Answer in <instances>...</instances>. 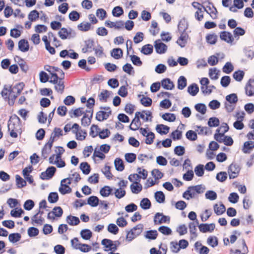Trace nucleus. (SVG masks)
<instances>
[{
	"label": "nucleus",
	"instance_id": "nucleus-1",
	"mask_svg": "<svg viewBox=\"0 0 254 254\" xmlns=\"http://www.w3.org/2000/svg\"><path fill=\"white\" fill-rule=\"evenodd\" d=\"M8 130L10 136L12 138H17L18 134L21 133V124L17 115H13L10 117L8 122Z\"/></svg>",
	"mask_w": 254,
	"mask_h": 254
},
{
	"label": "nucleus",
	"instance_id": "nucleus-2",
	"mask_svg": "<svg viewBox=\"0 0 254 254\" xmlns=\"http://www.w3.org/2000/svg\"><path fill=\"white\" fill-rule=\"evenodd\" d=\"M42 40L44 42L46 49L52 55L55 54L56 50L54 47L51 46V41H52L54 46L57 48L62 45L61 42L51 31L49 32L47 35L43 36Z\"/></svg>",
	"mask_w": 254,
	"mask_h": 254
},
{
	"label": "nucleus",
	"instance_id": "nucleus-3",
	"mask_svg": "<svg viewBox=\"0 0 254 254\" xmlns=\"http://www.w3.org/2000/svg\"><path fill=\"white\" fill-rule=\"evenodd\" d=\"M205 190V187L202 185L189 187L183 193V197L186 199L194 198L199 194H201Z\"/></svg>",
	"mask_w": 254,
	"mask_h": 254
},
{
	"label": "nucleus",
	"instance_id": "nucleus-4",
	"mask_svg": "<svg viewBox=\"0 0 254 254\" xmlns=\"http://www.w3.org/2000/svg\"><path fill=\"white\" fill-rule=\"evenodd\" d=\"M143 229V226L141 224H139L133 227L127 232L126 236L127 240L128 242L131 241L142 233Z\"/></svg>",
	"mask_w": 254,
	"mask_h": 254
},
{
	"label": "nucleus",
	"instance_id": "nucleus-5",
	"mask_svg": "<svg viewBox=\"0 0 254 254\" xmlns=\"http://www.w3.org/2000/svg\"><path fill=\"white\" fill-rule=\"evenodd\" d=\"M101 110L97 112L96 115V119L102 122L107 120L111 115L112 111L109 107H101Z\"/></svg>",
	"mask_w": 254,
	"mask_h": 254
},
{
	"label": "nucleus",
	"instance_id": "nucleus-6",
	"mask_svg": "<svg viewBox=\"0 0 254 254\" xmlns=\"http://www.w3.org/2000/svg\"><path fill=\"white\" fill-rule=\"evenodd\" d=\"M25 86L23 82H19L14 86H11V100H15L16 98L20 94Z\"/></svg>",
	"mask_w": 254,
	"mask_h": 254
},
{
	"label": "nucleus",
	"instance_id": "nucleus-7",
	"mask_svg": "<svg viewBox=\"0 0 254 254\" xmlns=\"http://www.w3.org/2000/svg\"><path fill=\"white\" fill-rule=\"evenodd\" d=\"M71 184V179L65 178L63 179L61 182V185L59 191L62 194L70 193L72 191L71 188L69 186Z\"/></svg>",
	"mask_w": 254,
	"mask_h": 254
},
{
	"label": "nucleus",
	"instance_id": "nucleus-8",
	"mask_svg": "<svg viewBox=\"0 0 254 254\" xmlns=\"http://www.w3.org/2000/svg\"><path fill=\"white\" fill-rule=\"evenodd\" d=\"M49 162L50 164L55 165L57 167L61 168L65 166V162L62 159V156L52 154L49 158Z\"/></svg>",
	"mask_w": 254,
	"mask_h": 254
},
{
	"label": "nucleus",
	"instance_id": "nucleus-9",
	"mask_svg": "<svg viewBox=\"0 0 254 254\" xmlns=\"http://www.w3.org/2000/svg\"><path fill=\"white\" fill-rule=\"evenodd\" d=\"M74 130L73 133L75 135V138L78 140H84L87 136V133L81 129L79 125L77 123H74Z\"/></svg>",
	"mask_w": 254,
	"mask_h": 254
},
{
	"label": "nucleus",
	"instance_id": "nucleus-10",
	"mask_svg": "<svg viewBox=\"0 0 254 254\" xmlns=\"http://www.w3.org/2000/svg\"><path fill=\"white\" fill-rule=\"evenodd\" d=\"M238 249L235 251L231 250L230 254H247L248 248L244 239L239 241L238 243Z\"/></svg>",
	"mask_w": 254,
	"mask_h": 254
},
{
	"label": "nucleus",
	"instance_id": "nucleus-11",
	"mask_svg": "<svg viewBox=\"0 0 254 254\" xmlns=\"http://www.w3.org/2000/svg\"><path fill=\"white\" fill-rule=\"evenodd\" d=\"M214 139L219 143H224L225 145L227 146H231L234 141L232 138L229 136L222 135L219 134H214Z\"/></svg>",
	"mask_w": 254,
	"mask_h": 254
},
{
	"label": "nucleus",
	"instance_id": "nucleus-12",
	"mask_svg": "<svg viewBox=\"0 0 254 254\" xmlns=\"http://www.w3.org/2000/svg\"><path fill=\"white\" fill-rule=\"evenodd\" d=\"M240 171V167L236 164H231L228 168V172L230 179L236 178L238 177Z\"/></svg>",
	"mask_w": 254,
	"mask_h": 254
},
{
	"label": "nucleus",
	"instance_id": "nucleus-13",
	"mask_svg": "<svg viewBox=\"0 0 254 254\" xmlns=\"http://www.w3.org/2000/svg\"><path fill=\"white\" fill-rule=\"evenodd\" d=\"M56 171V168L55 167H49L45 172L41 173L40 178L43 180H49L53 177Z\"/></svg>",
	"mask_w": 254,
	"mask_h": 254
},
{
	"label": "nucleus",
	"instance_id": "nucleus-14",
	"mask_svg": "<svg viewBox=\"0 0 254 254\" xmlns=\"http://www.w3.org/2000/svg\"><path fill=\"white\" fill-rule=\"evenodd\" d=\"M63 214V210L60 206H56L51 212H49L47 215L48 219L54 220L55 217H60Z\"/></svg>",
	"mask_w": 254,
	"mask_h": 254
},
{
	"label": "nucleus",
	"instance_id": "nucleus-15",
	"mask_svg": "<svg viewBox=\"0 0 254 254\" xmlns=\"http://www.w3.org/2000/svg\"><path fill=\"white\" fill-rule=\"evenodd\" d=\"M101 244L104 246L106 251H115L117 249V246L111 240L104 239L102 241Z\"/></svg>",
	"mask_w": 254,
	"mask_h": 254
},
{
	"label": "nucleus",
	"instance_id": "nucleus-16",
	"mask_svg": "<svg viewBox=\"0 0 254 254\" xmlns=\"http://www.w3.org/2000/svg\"><path fill=\"white\" fill-rule=\"evenodd\" d=\"M105 25L108 27L114 28L117 30H121L124 28V22L122 20H118L116 22L107 20L105 22Z\"/></svg>",
	"mask_w": 254,
	"mask_h": 254
},
{
	"label": "nucleus",
	"instance_id": "nucleus-17",
	"mask_svg": "<svg viewBox=\"0 0 254 254\" xmlns=\"http://www.w3.org/2000/svg\"><path fill=\"white\" fill-rule=\"evenodd\" d=\"M53 144V143L48 140L42 149L41 157L44 160L46 159L50 154Z\"/></svg>",
	"mask_w": 254,
	"mask_h": 254
},
{
	"label": "nucleus",
	"instance_id": "nucleus-18",
	"mask_svg": "<svg viewBox=\"0 0 254 254\" xmlns=\"http://www.w3.org/2000/svg\"><path fill=\"white\" fill-rule=\"evenodd\" d=\"M139 112L135 113L134 118L132 120L130 126L129 128L132 130H136L138 129L141 125L140 121V117L139 116Z\"/></svg>",
	"mask_w": 254,
	"mask_h": 254
},
{
	"label": "nucleus",
	"instance_id": "nucleus-19",
	"mask_svg": "<svg viewBox=\"0 0 254 254\" xmlns=\"http://www.w3.org/2000/svg\"><path fill=\"white\" fill-rule=\"evenodd\" d=\"M170 218L164 215L162 213H157L154 217V222L155 225H159L162 223H166L169 221Z\"/></svg>",
	"mask_w": 254,
	"mask_h": 254
},
{
	"label": "nucleus",
	"instance_id": "nucleus-20",
	"mask_svg": "<svg viewBox=\"0 0 254 254\" xmlns=\"http://www.w3.org/2000/svg\"><path fill=\"white\" fill-rule=\"evenodd\" d=\"M245 93L248 96H252L254 95V79H250L249 80L245 87Z\"/></svg>",
	"mask_w": 254,
	"mask_h": 254
},
{
	"label": "nucleus",
	"instance_id": "nucleus-21",
	"mask_svg": "<svg viewBox=\"0 0 254 254\" xmlns=\"http://www.w3.org/2000/svg\"><path fill=\"white\" fill-rule=\"evenodd\" d=\"M86 113L89 114V116L88 114H85L81 119V125L84 127L89 126L91 122V119L92 118L93 110L86 111Z\"/></svg>",
	"mask_w": 254,
	"mask_h": 254
},
{
	"label": "nucleus",
	"instance_id": "nucleus-22",
	"mask_svg": "<svg viewBox=\"0 0 254 254\" xmlns=\"http://www.w3.org/2000/svg\"><path fill=\"white\" fill-rule=\"evenodd\" d=\"M220 38L222 40L230 44H232L234 40V38L232 34L228 31L221 32L220 33Z\"/></svg>",
	"mask_w": 254,
	"mask_h": 254
},
{
	"label": "nucleus",
	"instance_id": "nucleus-23",
	"mask_svg": "<svg viewBox=\"0 0 254 254\" xmlns=\"http://www.w3.org/2000/svg\"><path fill=\"white\" fill-rule=\"evenodd\" d=\"M154 47L157 53L161 54L166 52L167 46L164 43L160 42V40L155 42Z\"/></svg>",
	"mask_w": 254,
	"mask_h": 254
},
{
	"label": "nucleus",
	"instance_id": "nucleus-24",
	"mask_svg": "<svg viewBox=\"0 0 254 254\" xmlns=\"http://www.w3.org/2000/svg\"><path fill=\"white\" fill-rule=\"evenodd\" d=\"M44 218L38 213L35 214L31 218V223L33 225L42 226L44 223Z\"/></svg>",
	"mask_w": 254,
	"mask_h": 254
},
{
	"label": "nucleus",
	"instance_id": "nucleus-25",
	"mask_svg": "<svg viewBox=\"0 0 254 254\" xmlns=\"http://www.w3.org/2000/svg\"><path fill=\"white\" fill-rule=\"evenodd\" d=\"M189 35L188 33L185 31L181 33V35L177 41V43L181 47H185L187 43Z\"/></svg>",
	"mask_w": 254,
	"mask_h": 254
},
{
	"label": "nucleus",
	"instance_id": "nucleus-26",
	"mask_svg": "<svg viewBox=\"0 0 254 254\" xmlns=\"http://www.w3.org/2000/svg\"><path fill=\"white\" fill-rule=\"evenodd\" d=\"M72 30H68L67 28L63 27L61 28L58 32L59 37L63 40L70 38L71 37Z\"/></svg>",
	"mask_w": 254,
	"mask_h": 254
},
{
	"label": "nucleus",
	"instance_id": "nucleus-27",
	"mask_svg": "<svg viewBox=\"0 0 254 254\" xmlns=\"http://www.w3.org/2000/svg\"><path fill=\"white\" fill-rule=\"evenodd\" d=\"M203 8L204 10L210 15L212 19H215L217 18L218 11L216 8L213 4L207 6L206 8L204 7Z\"/></svg>",
	"mask_w": 254,
	"mask_h": 254
},
{
	"label": "nucleus",
	"instance_id": "nucleus-28",
	"mask_svg": "<svg viewBox=\"0 0 254 254\" xmlns=\"http://www.w3.org/2000/svg\"><path fill=\"white\" fill-rule=\"evenodd\" d=\"M44 68L45 70L48 71L51 75H52V74H54L56 72H59L61 73L63 76L64 75V72L63 71L58 67L51 66L50 65L47 64L44 65Z\"/></svg>",
	"mask_w": 254,
	"mask_h": 254
},
{
	"label": "nucleus",
	"instance_id": "nucleus-29",
	"mask_svg": "<svg viewBox=\"0 0 254 254\" xmlns=\"http://www.w3.org/2000/svg\"><path fill=\"white\" fill-rule=\"evenodd\" d=\"M198 228L200 232L206 233L207 232H212L215 229V225L211 224H201L198 226Z\"/></svg>",
	"mask_w": 254,
	"mask_h": 254
},
{
	"label": "nucleus",
	"instance_id": "nucleus-30",
	"mask_svg": "<svg viewBox=\"0 0 254 254\" xmlns=\"http://www.w3.org/2000/svg\"><path fill=\"white\" fill-rule=\"evenodd\" d=\"M139 116L144 122L151 121L153 118L152 113L148 110H143L139 112Z\"/></svg>",
	"mask_w": 254,
	"mask_h": 254
},
{
	"label": "nucleus",
	"instance_id": "nucleus-31",
	"mask_svg": "<svg viewBox=\"0 0 254 254\" xmlns=\"http://www.w3.org/2000/svg\"><path fill=\"white\" fill-rule=\"evenodd\" d=\"M54 84L55 90L59 93H63L64 90V83L63 78L60 79V80L57 81V83H53Z\"/></svg>",
	"mask_w": 254,
	"mask_h": 254
},
{
	"label": "nucleus",
	"instance_id": "nucleus-32",
	"mask_svg": "<svg viewBox=\"0 0 254 254\" xmlns=\"http://www.w3.org/2000/svg\"><path fill=\"white\" fill-rule=\"evenodd\" d=\"M162 87L166 90H172L174 87V84L169 78H165L161 80Z\"/></svg>",
	"mask_w": 254,
	"mask_h": 254
},
{
	"label": "nucleus",
	"instance_id": "nucleus-33",
	"mask_svg": "<svg viewBox=\"0 0 254 254\" xmlns=\"http://www.w3.org/2000/svg\"><path fill=\"white\" fill-rule=\"evenodd\" d=\"M18 49L22 52H26L29 50V45L26 39H21L18 42Z\"/></svg>",
	"mask_w": 254,
	"mask_h": 254
},
{
	"label": "nucleus",
	"instance_id": "nucleus-34",
	"mask_svg": "<svg viewBox=\"0 0 254 254\" xmlns=\"http://www.w3.org/2000/svg\"><path fill=\"white\" fill-rule=\"evenodd\" d=\"M199 223L198 220H196L195 221L190 223L189 227L190 232L192 237H196V227L198 226Z\"/></svg>",
	"mask_w": 254,
	"mask_h": 254
},
{
	"label": "nucleus",
	"instance_id": "nucleus-35",
	"mask_svg": "<svg viewBox=\"0 0 254 254\" xmlns=\"http://www.w3.org/2000/svg\"><path fill=\"white\" fill-rule=\"evenodd\" d=\"M63 135V130L59 127H55L54 129L53 132L51 134L49 141L54 143L56 138H58Z\"/></svg>",
	"mask_w": 254,
	"mask_h": 254
},
{
	"label": "nucleus",
	"instance_id": "nucleus-36",
	"mask_svg": "<svg viewBox=\"0 0 254 254\" xmlns=\"http://www.w3.org/2000/svg\"><path fill=\"white\" fill-rule=\"evenodd\" d=\"M77 28L82 32H86L92 28L91 23L88 22H82L77 25Z\"/></svg>",
	"mask_w": 254,
	"mask_h": 254
},
{
	"label": "nucleus",
	"instance_id": "nucleus-37",
	"mask_svg": "<svg viewBox=\"0 0 254 254\" xmlns=\"http://www.w3.org/2000/svg\"><path fill=\"white\" fill-rule=\"evenodd\" d=\"M111 55L115 59L119 60L122 58L123 51L120 48H114L112 50Z\"/></svg>",
	"mask_w": 254,
	"mask_h": 254
},
{
	"label": "nucleus",
	"instance_id": "nucleus-38",
	"mask_svg": "<svg viewBox=\"0 0 254 254\" xmlns=\"http://www.w3.org/2000/svg\"><path fill=\"white\" fill-rule=\"evenodd\" d=\"M226 210L224 205L222 203L215 204L214 205V211L217 215H220L225 212Z\"/></svg>",
	"mask_w": 254,
	"mask_h": 254
},
{
	"label": "nucleus",
	"instance_id": "nucleus-39",
	"mask_svg": "<svg viewBox=\"0 0 254 254\" xmlns=\"http://www.w3.org/2000/svg\"><path fill=\"white\" fill-rule=\"evenodd\" d=\"M130 189L132 193L137 194L142 190V187L138 182H135L130 185Z\"/></svg>",
	"mask_w": 254,
	"mask_h": 254
},
{
	"label": "nucleus",
	"instance_id": "nucleus-40",
	"mask_svg": "<svg viewBox=\"0 0 254 254\" xmlns=\"http://www.w3.org/2000/svg\"><path fill=\"white\" fill-rule=\"evenodd\" d=\"M156 129L161 134H166L169 132L170 128L167 126L161 124L156 126Z\"/></svg>",
	"mask_w": 254,
	"mask_h": 254
},
{
	"label": "nucleus",
	"instance_id": "nucleus-41",
	"mask_svg": "<svg viewBox=\"0 0 254 254\" xmlns=\"http://www.w3.org/2000/svg\"><path fill=\"white\" fill-rule=\"evenodd\" d=\"M254 148V142L251 140L246 141L244 144L243 151L245 153H250V151Z\"/></svg>",
	"mask_w": 254,
	"mask_h": 254
},
{
	"label": "nucleus",
	"instance_id": "nucleus-42",
	"mask_svg": "<svg viewBox=\"0 0 254 254\" xmlns=\"http://www.w3.org/2000/svg\"><path fill=\"white\" fill-rule=\"evenodd\" d=\"M199 91V88L197 84L193 83L188 87V92L193 96H195Z\"/></svg>",
	"mask_w": 254,
	"mask_h": 254
},
{
	"label": "nucleus",
	"instance_id": "nucleus-43",
	"mask_svg": "<svg viewBox=\"0 0 254 254\" xmlns=\"http://www.w3.org/2000/svg\"><path fill=\"white\" fill-rule=\"evenodd\" d=\"M187 79L184 76H181L178 79L177 88L180 90H183L187 86Z\"/></svg>",
	"mask_w": 254,
	"mask_h": 254
},
{
	"label": "nucleus",
	"instance_id": "nucleus-44",
	"mask_svg": "<svg viewBox=\"0 0 254 254\" xmlns=\"http://www.w3.org/2000/svg\"><path fill=\"white\" fill-rule=\"evenodd\" d=\"M229 129V126L226 123H223L221 126L216 129L215 134H219L220 135H223L228 131Z\"/></svg>",
	"mask_w": 254,
	"mask_h": 254
},
{
	"label": "nucleus",
	"instance_id": "nucleus-45",
	"mask_svg": "<svg viewBox=\"0 0 254 254\" xmlns=\"http://www.w3.org/2000/svg\"><path fill=\"white\" fill-rule=\"evenodd\" d=\"M67 223L71 226L77 225L79 222V218L76 216L69 215L66 217Z\"/></svg>",
	"mask_w": 254,
	"mask_h": 254
},
{
	"label": "nucleus",
	"instance_id": "nucleus-46",
	"mask_svg": "<svg viewBox=\"0 0 254 254\" xmlns=\"http://www.w3.org/2000/svg\"><path fill=\"white\" fill-rule=\"evenodd\" d=\"M112 189L108 186H106L102 188L100 191V193L102 196L107 197L112 194Z\"/></svg>",
	"mask_w": 254,
	"mask_h": 254
},
{
	"label": "nucleus",
	"instance_id": "nucleus-47",
	"mask_svg": "<svg viewBox=\"0 0 254 254\" xmlns=\"http://www.w3.org/2000/svg\"><path fill=\"white\" fill-rule=\"evenodd\" d=\"M114 164L116 169L118 171H122L125 169L123 161L119 158L115 159Z\"/></svg>",
	"mask_w": 254,
	"mask_h": 254
},
{
	"label": "nucleus",
	"instance_id": "nucleus-48",
	"mask_svg": "<svg viewBox=\"0 0 254 254\" xmlns=\"http://www.w3.org/2000/svg\"><path fill=\"white\" fill-rule=\"evenodd\" d=\"M1 94L4 99H11L10 87L5 85L1 92Z\"/></svg>",
	"mask_w": 254,
	"mask_h": 254
},
{
	"label": "nucleus",
	"instance_id": "nucleus-49",
	"mask_svg": "<svg viewBox=\"0 0 254 254\" xmlns=\"http://www.w3.org/2000/svg\"><path fill=\"white\" fill-rule=\"evenodd\" d=\"M99 198L96 196H91L87 199V204L92 207H96L99 204Z\"/></svg>",
	"mask_w": 254,
	"mask_h": 254
},
{
	"label": "nucleus",
	"instance_id": "nucleus-50",
	"mask_svg": "<svg viewBox=\"0 0 254 254\" xmlns=\"http://www.w3.org/2000/svg\"><path fill=\"white\" fill-rule=\"evenodd\" d=\"M206 40L209 44H215L217 40V36L215 33L209 34L206 36Z\"/></svg>",
	"mask_w": 254,
	"mask_h": 254
},
{
	"label": "nucleus",
	"instance_id": "nucleus-51",
	"mask_svg": "<svg viewBox=\"0 0 254 254\" xmlns=\"http://www.w3.org/2000/svg\"><path fill=\"white\" fill-rule=\"evenodd\" d=\"M151 205V202L147 198H143L140 202V207L144 210L149 209Z\"/></svg>",
	"mask_w": 254,
	"mask_h": 254
},
{
	"label": "nucleus",
	"instance_id": "nucleus-52",
	"mask_svg": "<svg viewBox=\"0 0 254 254\" xmlns=\"http://www.w3.org/2000/svg\"><path fill=\"white\" fill-rule=\"evenodd\" d=\"M153 46L150 44H146L143 46L141 50V52L144 55H149L153 52Z\"/></svg>",
	"mask_w": 254,
	"mask_h": 254
},
{
	"label": "nucleus",
	"instance_id": "nucleus-53",
	"mask_svg": "<svg viewBox=\"0 0 254 254\" xmlns=\"http://www.w3.org/2000/svg\"><path fill=\"white\" fill-rule=\"evenodd\" d=\"M28 19L31 22L36 21L39 17V13L37 10H33L28 14Z\"/></svg>",
	"mask_w": 254,
	"mask_h": 254
},
{
	"label": "nucleus",
	"instance_id": "nucleus-54",
	"mask_svg": "<svg viewBox=\"0 0 254 254\" xmlns=\"http://www.w3.org/2000/svg\"><path fill=\"white\" fill-rule=\"evenodd\" d=\"M245 30L241 27H236L233 31L234 37L239 39V36L245 34Z\"/></svg>",
	"mask_w": 254,
	"mask_h": 254
},
{
	"label": "nucleus",
	"instance_id": "nucleus-55",
	"mask_svg": "<svg viewBox=\"0 0 254 254\" xmlns=\"http://www.w3.org/2000/svg\"><path fill=\"white\" fill-rule=\"evenodd\" d=\"M16 186L18 188H22L26 185V182L19 175H16L15 176Z\"/></svg>",
	"mask_w": 254,
	"mask_h": 254
},
{
	"label": "nucleus",
	"instance_id": "nucleus-56",
	"mask_svg": "<svg viewBox=\"0 0 254 254\" xmlns=\"http://www.w3.org/2000/svg\"><path fill=\"white\" fill-rule=\"evenodd\" d=\"M80 169L83 174L87 175L90 172V166L87 162H82L80 164Z\"/></svg>",
	"mask_w": 254,
	"mask_h": 254
},
{
	"label": "nucleus",
	"instance_id": "nucleus-57",
	"mask_svg": "<svg viewBox=\"0 0 254 254\" xmlns=\"http://www.w3.org/2000/svg\"><path fill=\"white\" fill-rule=\"evenodd\" d=\"M126 194L125 190L123 188H118L115 189L114 194L115 196L118 198L121 199L124 197Z\"/></svg>",
	"mask_w": 254,
	"mask_h": 254
},
{
	"label": "nucleus",
	"instance_id": "nucleus-58",
	"mask_svg": "<svg viewBox=\"0 0 254 254\" xmlns=\"http://www.w3.org/2000/svg\"><path fill=\"white\" fill-rule=\"evenodd\" d=\"M159 28L158 27V23L155 21H152L150 29V32L153 35H156L159 33Z\"/></svg>",
	"mask_w": 254,
	"mask_h": 254
},
{
	"label": "nucleus",
	"instance_id": "nucleus-59",
	"mask_svg": "<svg viewBox=\"0 0 254 254\" xmlns=\"http://www.w3.org/2000/svg\"><path fill=\"white\" fill-rule=\"evenodd\" d=\"M80 14L75 10H72L68 14L69 19L72 21H76L79 20Z\"/></svg>",
	"mask_w": 254,
	"mask_h": 254
},
{
	"label": "nucleus",
	"instance_id": "nucleus-60",
	"mask_svg": "<svg viewBox=\"0 0 254 254\" xmlns=\"http://www.w3.org/2000/svg\"><path fill=\"white\" fill-rule=\"evenodd\" d=\"M80 235L83 239L88 240L92 237V233L90 230L84 229L81 231Z\"/></svg>",
	"mask_w": 254,
	"mask_h": 254
},
{
	"label": "nucleus",
	"instance_id": "nucleus-61",
	"mask_svg": "<svg viewBox=\"0 0 254 254\" xmlns=\"http://www.w3.org/2000/svg\"><path fill=\"white\" fill-rule=\"evenodd\" d=\"M111 134L110 131L107 129H103L102 130H99V133H98V135H99V137L101 139H105L108 137Z\"/></svg>",
	"mask_w": 254,
	"mask_h": 254
},
{
	"label": "nucleus",
	"instance_id": "nucleus-62",
	"mask_svg": "<svg viewBox=\"0 0 254 254\" xmlns=\"http://www.w3.org/2000/svg\"><path fill=\"white\" fill-rule=\"evenodd\" d=\"M155 198L158 203H163L165 201V196L163 192L158 191L155 193Z\"/></svg>",
	"mask_w": 254,
	"mask_h": 254
},
{
	"label": "nucleus",
	"instance_id": "nucleus-63",
	"mask_svg": "<svg viewBox=\"0 0 254 254\" xmlns=\"http://www.w3.org/2000/svg\"><path fill=\"white\" fill-rule=\"evenodd\" d=\"M59 199V195L57 192H50L48 197V201L52 203H56Z\"/></svg>",
	"mask_w": 254,
	"mask_h": 254
},
{
	"label": "nucleus",
	"instance_id": "nucleus-64",
	"mask_svg": "<svg viewBox=\"0 0 254 254\" xmlns=\"http://www.w3.org/2000/svg\"><path fill=\"white\" fill-rule=\"evenodd\" d=\"M249 127L253 129V131H250L247 134V137L249 140H254V120L250 121Z\"/></svg>",
	"mask_w": 254,
	"mask_h": 254
}]
</instances>
